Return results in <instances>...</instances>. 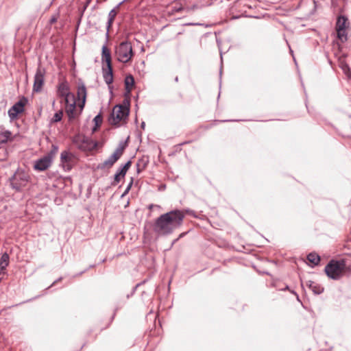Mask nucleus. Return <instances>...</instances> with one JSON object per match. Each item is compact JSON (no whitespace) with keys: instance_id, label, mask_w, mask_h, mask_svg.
I'll return each instance as SVG.
<instances>
[{"instance_id":"obj_1","label":"nucleus","mask_w":351,"mask_h":351,"mask_svg":"<svg viewBox=\"0 0 351 351\" xmlns=\"http://www.w3.org/2000/svg\"><path fill=\"white\" fill-rule=\"evenodd\" d=\"M184 218V214L182 210H170L156 219L153 224V230L158 237L169 236L182 226Z\"/></svg>"},{"instance_id":"obj_2","label":"nucleus","mask_w":351,"mask_h":351,"mask_svg":"<svg viewBox=\"0 0 351 351\" xmlns=\"http://www.w3.org/2000/svg\"><path fill=\"white\" fill-rule=\"evenodd\" d=\"M346 267V261L343 259L331 260L325 267L324 271L328 278L332 280H339Z\"/></svg>"},{"instance_id":"obj_3","label":"nucleus","mask_w":351,"mask_h":351,"mask_svg":"<svg viewBox=\"0 0 351 351\" xmlns=\"http://www.w3.org/2000/svg\"><path fill=\"white\" fill-rule=\"evenodd\" d=\"M130 113V101L124 100L123 105H116L112 110L109 122L111 125H119V123L126 119Z\"/></svg>"},{"instance_id":"obj_4","label":"nucleus","mask_w":351,"mask_h":351,"mask_svg":"<svg viewBox=\"0 0 351 351\" xmlns=\"http://www.w3.org/2000/svg\"><path fill=\"white\" fill-rule=\"evenodd\" d=\"M115 55L119 62H128L134 56L131 43L127 40L121 42L115 48Z\"/></svg>"},{"instance_id":"obj_5","label":"nucleus","mask_w":351,"mask_h":351,"mask_svg":"<svg viewBox=\"0 0 351 351\" xmlns=\"http://www.w3.org/2000/svg\"><path fill=\"white\" fill-rule=\"evenodd\" d=\"M74 143L77 144V147L83 151H92L96 149L98 146V143L92 140L90 138L87 136H82L78 140H75Z\"/></svg>"},{"instance_id":"obj_6","label":"nucleus","mask_w":351,"mask_h":351,"mask_svg":"<svg viewBox=\"0 0 351 351\" xmlns=\"http://www.w3.org/2000/svg\"><path fill=\"white\" fill-rule=\"evenodd\" d=\"M27 102V99L25 97H23L19 101L16 102L8 110V116L10 120L15 119L18 114L23 112L24 111V106L25 103Z\"/></svg>"},{"instance_id":"obj_7","label":"nucleus","mask_w":351,"mask_h":351,"mask_svg":"<svg viewBox=\"0 0 351 351\" xmlns=\"http://www.w3.org/2000/svg\"><path fill=\"white\" fill-rule=\"evenodd\" d=\"M45 71L44 69L38 67L34 75V82L33 86V90L34 92H40L42 90L44 84V76Z\"/></svg>"},{"instance_id":"obj_8","label":"nucleus","mask_w":351,"mask_h":351,"mask_svg":"<svg viewBox=\"0 0 351 351\" xmlns=\"http://www.w3.org/2000/svg\"><path fill=\"white\" fill-rule=\"evenodd\" d=\"M131 165L132 161L128 160L126 163L120 167V168L117 171L116 173L114 176V180L111 183L112 186H115L116 184H117L121 181V178L125 177L127 171L131 167Z\"/></svg>"},{"instance_id":"obj_9","label":"nucleus","mask_w":351,"mask_h":351,"mask_svg":"<svg viewBox=\"0 0 351 351\" xmlns=\"http://www.w3.org/2000/svg\"><path fill=\"white\" fill-rule=\"evenodd\" d=\"M51 156L45 155L35 162L34 167L36 170L43 171L51 166Z\"/></svg>"},{"instance_id":"obj_10","label":"nucleus","mask_w":351,"mask_h":351,"mask_svg":"<svg viewBox=\"0 0 351 351\" xmlns=\"http://www.w3.org/2000/svg\"><path fill=\"white\" fill-rule=\"evenodd\" d=\"M120 157L114 152L103 162L98 164L97 169L104 170L110 169L119 160Z\"/></svg>"},{"instance_id":"obj_11","label":"nucleus","mask_w":351,"mask_h":351,"mask_svg":"<svg viewBox=\"0 0 351 351\" xmlns=\"http://www.w3.org/2000/svg\"><path fill=\"white\" fill-rule=\"evenodd\" d=\"M103 71V77L105 82L108 85V88L110 90V93H112V87L110 84L113 82V69L112 68H105L102 67Z\"/></svg>"},{"instance_id":"obj_12","label":"nucleus","mask_w":351,"mask_h":351,"mask_svg":"<svg viewBox=\"0 0 351 351\" xmlns=\"http://www.w3.org/2000/svg\"><path fill=\"white\" fill-rule=\"evenodd\" d=\"M65 112L68 116L69 121H72L75 119L77 113L76 112V100L71 101V104L65 106Z\"/></svg>"},{"instance_id":"obj_13","label":"nucleus","mask_w":351,"mask_h":351,"mask_svg":"<svg viewBox=\"0 0 351 351\" xmlns=\"http://www.w3.org/2000/svg\"><path fill=\"white\" fill-rule=\"evenodd\" d=\"M101 60L106 64V68H112L111 53L106 45L102 47Z\"/></svg>"},{"instance_id":"obj_14","label":"nucleus","mask_w":351,"mask_h":351,"mask_svg":"<svg viewBox=\"0 0 351 351\" xmlns=\"http://www.w3.org/2000/svg\"><path fill=\"white\" fill-rule=\"evenodd\" d=\"M71 93L69 86L66 82H63L58 84L57 89V94L58 97H63L64 96H68Z\"/></svg>"},{"instance_id":"obj_15","label":"nucleus","mask_w":351,"mask_h":351,"mask_svg":"<svg viewBox=\"0 0 351 351\" xmlns=\"http://www.w3.org/2000/svg\"><path fill=\"white\" fill-rule=\"evenodd\" d=\"M148 163V156H143L139 158L136 164L137 173H140L143 170H144L147 167Z\"/></svg>"},{"instance_id":"obj_16","label":"nucleus","mask_w":351,"mask_h":351,"mask_svg":"<svg viewBox=\"0 0 351 351\" xmlns=\"http://www.w3.org/2000/svg\"><path fill=\"white\" fill-rule=\"evenodd\" d=\"M307 285L311 289V290L316 295H319L324 292V287L313 281L309 280L307 282Z\"/></svg>"},{"instance_id":"obj_17","label":"nucleus","mask_w":351,"mask_h":351,"mask_svg":"<svg viewBox=\"0 0 351 351\" xmlns=\"http://www.w3.org/2000/svg\"><path fill=\"white\" fill-rule=\"evenodd\" d=\"M348 18L346 16L341 15L338 16L336 22V30H343L346 28Z\"/></svg>"},{"instance_id":"obj_18","label":"nucleus","mask_w":351,"mask_h":351,"mask_svg":"<svg viewBox=\"0 0 351 351\" xmlns=\"http://www.w3.org/2000/svg\"><path fill=\"white\" fill-rule=\"evenodd\" d=\"M134 84V79L132 75H127L125 78V87L128 93H130L132 87Z\"/></svg>"},{"instance_id":"obj_19","label":"nucleus","mask_w":351,"mask_h":351,"mask_svg":"<svg viewBox=\"0 0 351 351\" xmlns=\"http://www.w3.org/2000/svg\"><path fill=\"white\" fill-rule=\"evenodd\" d=\"M307 260L312 263L313 266H316L318 265L320 262V256L315 252H311L307 255Z\"/></svg>"},{"instance_id":"obj_20","label":"nucleus","mask_w":351,"mask_h":351,"mask_svg":"<svg viewBox=\"0 0 351 351\" xmlns=\"http://www.w3.org/2000/svg\"><path fill=\"white\" fill-rule=\"evenodd\" d=\"M77 94L79 99L86 100V88L83 83L78 85Z\"/></svg>"},{"instance_id":"obj_21","label":"nucleus","mask_w":351,"mask_h":351,"mask_svg":"<svg viewBox=\"0 0 351 351\" xmlns=\"http://www.w3.org/2000/svg\"><path fill=\"white\" fill-rule=\"evenodd\" d=\"M10 256L6 252L3 253L0 259V269L4 270L9 264Z\"/></svg>"},{"instance_id":"obj_22","label":"nucleus","mask_w":351,"mask_h":351,"mask_svg":"<svg viewBox=\"0 0 351 351\" xmlns=\"http://www.w3.org/2000/svg\"><path fill=\"white\" fill-rule=\"evenodd\" d=\"M72 160V154L68 151H63L60 154L61 164L71 162Z\"/></svg>"},{"instance_id":"obj_23","label":"nucleus","mask_w":351,"mask_h":351,"mask_svg":"<svg viewBox=\"0 0 351 351\" xmlns=\"http://www.w3.org/2000/svg\"><path fill=\"white\" fill-rule=\"evenodd\" d=\"M11 132L9 130L0 132V145L8 142L11 136Z\"/></svg>"},{"instance_id":"obj_24","label":"nucleus","mask_w":351,"mask_h":351,"mask_svg":"<svg viewBox=\"0 0 351 351\" xmlns=\"http://www.w3.org/2000/svg\"><path fill=\"white\" fill-rule=\"evenodd\" d=\"M337 38L342 42L344 43L348 40L347 33L346 29L343 30H336Z\"/></svg>"},{"instance_id":"obj_25","label":"nucleus","mask_w":351,"mask_h":351,"mask_svg":"<svg viewBox=\"0 0 351 351\" xmlns=\"http://www.w3.org/2000/svg\"><path fill=\"white\" fill-rule=\"evenodd\" d=\"M62 116H63V111L62 110H60L58 112H56L54 115H53V119H51V123H57V122H59L62 120Z\"/></svg>"},{"instance_id":"obj_26","label":"nucleus","mask_w":351,"mask_h":351,"mask_svg":"<svg viewBox=\"0 0 351 351\" xmlns=\"http://www.w3.org/2000/svg\"><path fill=\"white\" fill-rule=\"evenodd\" d=\"M126 143H127V141L125 142V145L123 144L122 143H121L118 147H117V149H115L114 151V153L115 154H117V155L121 158V156L123 155V151L126 147Z\"/></svg>"},{"instance_id":"obj_27","label":"nucleus","mask_w":351,"mask_h":351,"mask_svg":"<svg viewBox=\"0 0 351 351\" xmlns=\"http://www.w3.org/2000/svg\"><path fill=\"white\" fill-rule=\"evenodd\" d=\"M62 98L65 106L71 104V102L73 101V99L75 100V97L73 93L69 94L68 96H64Z\"/></svg>"},{"instance_id":"obj_28","label":"nucleus","mask_w":351,"mask_h":351,"mask_svg":"<svg viewBox=\"0 0 351 351\" xmlns=\"http://www.w3.org/2000/svg\"><path fill=\"white\" fill-rule=\"evenodd\" d=\"M18 180V176H13L12 178V182H11V184L12 186V188L13 189H16L17 191L20 190V188H21V184H19L16 181Z\"/></svg>"},{"instance_id":"obj_29","label":"nucleus","mask_w":351,"mask_h":351,"mask_svg":"<svg viewBox=\"0 0 351 351\" xmlns=\"http://www.w3.org/2000/svg\"><path fill=\"white\" fill-rule=\"evenodd\" d=\"M58 147L56 145H52L51 151L47 155L51 156V159L52 160L53 157L58 152Z\"/></svg>"},{"instance_id":"obj_30","label":"nucleus","mask_w":351,"mask_h":351,"mask_svg":"<svg viewBox=\"0 0 351 351\" xmlns=\"http://www.w3.org/2000/svg\"><path fill=\"white\" fill-rule=\"evenodd\" d=\"M342 69L343 70V72L347 75V77L349 79H351V71H350V68L349 67L348 64H345L342 66Z\"/></svg>"},{"instance_id":"obj_31","label":"nucleus","mask_w":351,"mask_h":351,"mask_svg":"<svg viewBox=\"0 0 351 351\" xmlns=\"http://www.w3.org/2000/svg\"><path fill=\"white\" fill-rule=\"evenodd\" d=\"M133 182H134V178L132 177L131 180H130V182L128 184V186H127L126 189H125L123 193L121 195V197H123V196L126 195L129 193V191H130V189H131V188L132 186Z\"/></svg>"},{"instance_id":"obj_32","label":"nucleus","mask_w":351,"mask_h":351,"mask_svg":"<svg viewBox=\"0 0 351 351\" xmlns=\"http://www.w3.org/2000/svg\"><path fill=\"white\" fill-rule=\"evenodd\" d=\"M93 121L95 122V125H100L102 123V117L100 114H98L96 115Z\"/></svg>"},{"instance_id":"obj_33","label":"nucleus","mask_w":351,"mask_h":351,"mask_svg":"<svg viewBox=\"0 0 351 351\" xmlns=\"http://www.w3.org/2000/svg\"><path fill=\"white\" fill-rule=\"evenodd\" d=\"M115 9H117V8H115L110 11V12L108 13V19L113 20V21L114 20V18L117 15Z\"/></svg>"},{"instance_id":"obj_34","label":"nucleus","mask_w":351,"mask_h":351,"mask_svg":"<svg viewBox=\"0 0 351 351\" xmlns=\"http://www.w3.org/2000/svg\"><path fill=\"white\" fill-rule=\"evenodd\" d=\"M63 169L66 171H69L72 169V165L71 162H65L64 164H62Z\"/></svg>"},{"instance_id":"obj_35","label":"nucleus","mask_w":351,"mask_h":351,"mask_svg":"<svg viewBox=\"0 0 351 351\" xmlns=\"http://www.w3.org/2000/svg\"><path fill=\"white\" fill-rule=\"evenodd\" d=\"M183 9L184 8L182 6H179V7L175 6L172 8V12H180L182 11Z\"/></svg>"},{"instance_id":"obj_36","label":"nucleus","mask_w":351,"mask_h":351,"mask_svg":"<svg viewBox=\"0 0 351 351\" xmlns=\"http://www.w3.org/2000/svg\"><path fill=\"white\" fill-rule=\"evenodd\" d=\"M113 21H114L113 20H110V19L108 20V23H107V33H106L107 36H108V31H109L110 28L111 27Z\"/></svg>"},{"instance_id":"obj_37","label":"nucleus","mask_w":351,"mask_h":351,"mask_svg":"<svg viewBox=\"0 0 351 351\" xmlns=\"http://www.w3.org/2000/svg\"><path fill=\"white\" fill-rule=\"evenodd\" d=\"M85 103H86V100H81V103L79 104V107L80 108V112L84 109V106H85Z\"/></svg>"},{"instance_id":"obj_38","label":"nucleus","mask_w":351,"mask_h":351,"mask_svg":"<svg viewBox=\"0 0 351 351\" xmlns=\"http://www.w3.org/2000/svg\"><path fill=\"white\" fill-rule=\"evenodd\" d=\"M57 20H58V17H57L56 16H53L50 19V20H49V23H50L51 24H53V23H56V22L57 21Z\"/></svg>"},{"instance_id":"obj_39","label":"nucleus","mask_w":351,"mask_h":351,"mask_svg":"<svg viewBox=\"0 0 351 351\" xmlns=\"http://www.w3.org/2000/svg\"><path fill=\"white\" fill-rule=\"evenodd\" d=\"M62 280V277H60V278H58L57 280H55V281H54V282H53V283H52V284H51V285L48 287V289H49V288H50V287H51L52 286L55 285L58 282H60V281H61Z\"/></svg>"},{"instance_id":"obj_40","label":"nucleus","mask_w":351,"mask_h":351,"mask_svg":"<svg viewBox=\"0 0 351 351\" xmlns=\"http://www.w3.org/2000/svg\"><path fill=\"white\" fill-rule=\"evenodd\" d=\"M86 271H87V269H85V270H84V271H82L81 272H80V273H78V274H75V275L73 276V278L78 277V276H80L82 275V274H83L84 273H85Z\"/></svg>"},{"instance_id":"obj_41","label":"nucleus","mask_w":351,"mask_h":351,"mask_svg":"<svg viewBox=\"0 0 351 351\" xmlns=\"http://www.w3.org/2000/svg\"><path fill=\"white\" fill-rule=\"evenodd\" d=\"M100 125H95V126L92 129V132H95L97 130V129L99 128Z\"/></svg>"},{"instance_id":"obj_42","label":"nucleus","mask_w":351,"mask_h":351,"mask_svg":"<svg viewBox=\"0 0 351 351\" xmlns=\"http://www.w3.org/2000/svg\"><path fill=\"white\" fill-rule=\"evenodd\" d=\"M128 0H123L121 2H120L117 6L116 8H119L123 3L128 1Z\"/></svg>"},{"instance_id":"obj_43","label":"nucleus","mask_w":351,"mask_h":351,"mask_svg":"<svg viewBox=\"0 0 351 351\" xmlns=\"http://www.w3.org/2000/svg\"><path fill=\"white\" fill-rule=\"evenodd\" d=\"M145 127V123L144 121H143L141 124V128L144 130Z\"/></svg>"},{"instance_id":"obj_44","label":"nucleus","mask_w":351,"mask_h":351,"mask_svg":"<svg viewBox=\"0 0 351 351\" xmlns=\"http://www.w3.org/2000/svg\"><path fill=\"white\" fill-rule=\"evenodd\" d=\"M186 234V232H182V234H180V236H179V238H178V239L182 238V237H184Z\"/></svg>"},{"instance_id":"obj_45","label":"nucleus","mask_w":351,"mask_h":351,"mask_svg":"<svg viewBox=\"0 0 351 351\" xmlns=\"http://www.w3.org/2000/svg\"><path fill=\"white\" fill-rule=\"evenodd\" d=\"M291 293H293L294 295H295L297 296V299L299 300V296L296 293V292H295L294 291H291Z\"/></svg>"},{"instance_id":"obj_46","label":"nucleus","mask_w":351,"mask_h":351,"mask_svg":"<svg viewBox=\"0 0 351 351\" xmlns=\"http://www.w3.org/2000/svg\"><path fill=\"white\" fill-rule=\"evenodd\" d=\"M21 180H23V182H26L27 181V178H21Z\"/></svg>"},{"instance_id":"obj_47","label":"nucleus","mask_w":351,"mask_h":351,"mask_svg":"<svg viewBox=\"0 0 351 351\" xmlns=\"http://www.w3.org/2000/svg\"><path fill=\"white\" fill-rule=\"evenodd\" d=\"M221 75H222V69L221 68L220 69V72H219L220 78L221 77Z\"/></svg>"},{"instance_id":"obj_48","label":"nucleus","mask_w":351,"mask_h":351,"mask_svg":"<svg viewBox=\"0 0 351 351\" xmlns=\"http://www.w3.org/2000/svg\"><path fill=\"white\" fill-rule=\"evenodd\" d=\"M289 286H286L285 289H283L282 290H289Z\"/></svg>"},{"instance_id":"obj_49","label":"nucleus","mask_w":351,"mask_h":351,"mask_svg":"<svg viewBox=\"0 0 351 351\" xmlns=\"http://www.w3.org/2000/svg\"><path fill=\"white\" fill-rule=\"evenodd\" d=\"M153 207H154V205H153V204H150V205L149 206V209H152Z\"/></svg>"},{"instance_id":"obj_50","label":"nucleus","mask_w":351,"mask_h":351,"mask_svg":"<svg viewBox=\"0 0 351 351\" xmlns=\"http://www.w3.org/2000/svg\"><path fill=\"white\" fill-rule=\"evenodd\" d=\"M220 56H221V61L222 62L223 58H222V52L221 51H220Z\"/></svg>"},{"instance_id":"obj_51","label":"nucleus","mask_w":351,"mask_h":351,"mask_svg":"<svg viewBox=\"0 0 351 351\" xmlns=\"http://www.w3.org/2000/svg\"><path fill=\"white\" fill-rule=\"evenodd\" d=\"M175 82H178V77H176L175 78Z\"/></svg>"},{"instance_id":"obj_52","label":"nucleus","mask_w":351,"mask_h":351,"mask_svg":"<svg viewBox=\"0 0 351 351\" xmlns=\"http://www.w3.org/2000/svg\"><path fill=\"white\" fill-rule=\"evenodd\" d=\"M232 120H223V121H221V122H226V121H231Z\"/></svg>"},{"instance_id":"obj_53","label":"nucleus","mask_w":351,"mask_h":351,"mask_svg":"<svg viewBox=\"0 0 351 351\" xmlns=\"http://www.w3.org/2000/svg\"><path fill=\"white\" fill-rule=\"evenodd\" d=\"M93 267H95V265H91L89 266V268H92Z\"/></svg>"},{"instance_id":"obj_54","label":"nucleus","mask_w":351,"mask_h":351,"mask_svg":"<svg viewBox=\"0 0 351 351\" xmlns=\"http://www.w3.org/2000/svg\"><path fill=\"white\" fill-rule=\"evenodd\" d=\"M178 239H177L176 240L173 241V243H176V241L178 240Z\"/></svg>"}]
</instances>
